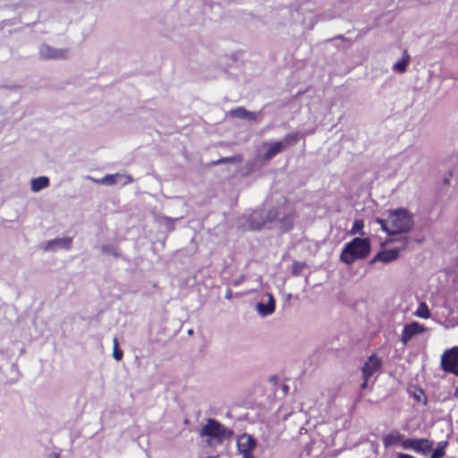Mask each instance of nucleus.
Masks as SVG:
<instances>
[{"label": "nucleus", "instance_id": "obj_1", "mask_svg": "<svg viewBox=\"0 0 458 458\" xmlns=\"http://www.w3.org/2000/svg\"><path fill=\"white\" fill-rule=\"evenodd\" d=\"M388 234L408 233L413 226L412 215L406 208L390 210L386 219L375 220Z\"/></svg>", "mask_w": 458, "mask_h": 458}, {"label": "nucleus", "instance_id": "obj_2", "mask_svg": "<svg viewBox=\"0 0 458 458\" xmlns=\"http://www.w3.org/2000/svg\"><path fill=\"white\" fill-rule=\"evenodd\" d=\"M199 435L207 437L206 442L208 446H213L229 439L233 436V431L216 420L208 419L201 428Z\"/></svg>", "mask_w": 458, "mask_h": 458}, {"label": "nucleus", "instance_id": "obj_3", "mask_svg": "<svg viewBox=\"0 0 458 458\" xmlns=\"http://www.w3.org/2000/svg\"><path fill=\"white\" fill-rule=\"evenodd\" d=\"M369 250L370 242L368 238H354L344 246L341 253V260L351 265L358 259L366 258Z\"/></svg>", "mask_w": 458, "mask_h": 458}, {"label": "nucleus", "instance_id": "obj_4", "mask_svg": "<svg viewBox=\"0 0 458 458\" xmlns=\"http://www.w3.org/2000/svg\"><path fill=\"white\" fill-rule=\"evenodd\" d=\"M282 213L281 208H273L267 211L266 216H263L262 211L256 210L251 215V220L250 223V228L252 230H259L266 225L267 223L279 220L283 223V227L289 228L292 224V216H288L287 217L281 218L280 215Z\"/></svg>", "mask_w": 458, "mask_h": 458}, {"label": "nucleus", "instance_id": "obj_5", "mask_svg": "<svg viewBox=\"0 0 458 458\" xmlns=\"http://www.w3.org/2000/svg\"><path fill=\"white\" fill-rule=\"evenodd\" d=\"M403 448L426 456L432 450L433 443L428 438H406L403 442Z\"/></svg>", "mask_w": 458, "mask_h": 458}, {"label": "nucleus", "instance_id": "obj_6", "mask_svg": "<svg viewBox=\"0 0 458 458\" xmlns=\"http://www.w3.org/2000/svg\"><path fill=\"white\" fill-rule=\"evenodd\" d=\"M382 366V360L376 354H372L368 358L363 367L361 368L363 383L361 388L365 389L368 386L369 379L379 371Z\"/></svg>", "mask_w": 458, "mask_h": 458}, {"label": "nucleus", "instance_id": "obj_7", "mask_svg": "<svg viewBox=\"0 0 458 458\" xmlns=\"http://www.w3.org/2000/svg\"><path fill=\"white\" fill-rule=\"evenodd\" d=\"M257 441L250 434L244 433L237 438V450L242 458H254L252 453L256 449Z\"/></svg>", "mask_w": 458, "mask_h": 458}, {"label": "nucleus", "instance_id": "obj_8", "mask_svg": "<svg viewBox=\"0 0 458 458\" xmlns=\"http://www.w3.org/2000/svg\"><path fill=\"white\" fill-rule=\"evenodd\" d=\"M441 365L445 371L458 376V347L446 351L441 357Z\"/></svg>", "mask_w": 458, "mask_h": 458}, {"label": "nucleus", "instance_id": "obj_9", "mask_svg": "<svg viewBox=\"0 0 458 458\" xmlns=\"http://www.w3.org/2000/svg\"><path fill=\"white\" fill-rule=\"evenodd\" d=\"M402 241L403 242V246H401L399 248H394L392 250H386L380 251L373 258V259L370 262L375 263L377 261H381L383 263H389V262L395 260L399 256V252L402 250H403L410 242L409 238L406 236L402 237Z\"/></svg>", "mask_w": 458, "mask_h": 458}, {"label": "nucleus", "instance_id": "obj_10", "mask_svg": "<svg viewBox=\"0 0 458 458\" xmlns=\"http://www.w3.org/2000/svg\"><path fill=\"white\" fill-rule=\"evenodd\" d=\"M275 299L273 295L267 293L260 301L256 304V311L261 317H267L274 313L275 311Z\"/></svg>", "mask_w": 458, "mask_h": 458}, {"label": "nucleus", "instance_id": "obj_11", "mask_svg": "<svg viewBox=\"0 0 458 458\" xmlns=\"http://www.w3.org/2000/svg\"><path fill=\"white\" fill-rule=\"evenodd\" d=\"M39 54L44 59H66L68 56L67 49L54 48L48 45H43L40 47Z\"/></svg>", "mask_w": 458, "mask_h": 458}, {"label": "nucleus", "instance_id": "obj_12", "mask_svg": "<svg viewBox=\"0 0 458 458\" xmlns=\"http://www.w3.org/2000/svg\"><path fill=\"white\" fill-rule=\"evenodd\" d=\"M263 146L267 148L266 153L262 157L263 161L267 162L272 159L277 154L283 152L284 150V143L276 141V142H265Z\"/></svg>", "mask_w": 458, "mask_h": 458}, {"label": "nucleus", "instance_id": "obj_13", "mask_svg": "<svg viewBox=\"0 0 458 458\" xmlns=\"http://www.w3.org/2000/svg\"><path fill=\"white\" fill-rule=\"evenodd\" d=\"M425 328L418 322H412L403 327L402 342L407 344L415 335L424 332Z\"/></svg>", "mask_w": 458, "mask_h": 458}, {"label": "nucleus", "instance_id": "obj_14", "mask_svg": "<svg viewBox=\"0 0 458 458\" xmlns=\"http://www.w3.org/2000/svg\"><path fill=\"white\" fill-rule=\"evenodd\" d=\"M405 439L406 438L404 437L403 434L400 433L397 430H394L388 433L383 437V444L385 447H390L397 445H400L403 447V442Z\"/></svg>", "mask_w": 458, "mask_h": 458}, {"label": "nucleus", "instance_id": "obj_15", "mask_svg": "<svg viewBox=\"0 0 458 458\" xmlns=\"http://www.w3.org/2000/svg\"><path fill=\"white\" fill-rule=\"evenodd\" d=\"M72 239L70 237L57 238L47 242V243L43 247V250L47 251L55 249V247H62L64 249L70 250L72 248Z\"/></svg>", "mask_w": 458, "mask_h": 458}, {"label": "nucleus", "instance_id": "obj_16", "mask_svg": "<svg viewBox=\"0 0 458 458\" xmlns=\"http://www.w3.org/2000/svg\"><path fill=\"white\" fill-rule=\"evenodd\" d=\"M230 113L232 116L241 119L254 120L257 117L256 113L250 112L243 107H237L235 109H232Z\"/></svg>", "mask_w": 458, "mask_h": 458}, {"label": "nucleus", "instance_id": "obj_17", "mask_svg": "<svg viewBox=\"0 0 458 458\" xmlns=\"http://www.w3.org/2000/svg\"><path fill=\"white\" fill-rule=\"evenodd\" d=\"M410 61V55H408L407 51H404L403 58L394 64L393 69L400 73H403L406 71Z\"/></svg>", "mask_w": 458, "mask_h": 458}, {"label": "nucleus", "instance_id": "obj_18", "mask_svg": "<svg viewBox=\"0 0 458 458\" xmlns=\"http://www.w3.org/2000/svg\"><path fill=\"white\" fill-rule=\"evenodd\" d=\"M49 185V179L46 176H40L31 181V190L33 191H39Z\"/></svg>", "mask_w": 458, "mask_h": 458}, {"label": "nucleus", "instance_id": "obj_19", "mask_svg": "<svg viewBox=\"0 0 458 458\" xmlns=\"http://www.w3.org/2000/svg\"><path fill=\"white\" fill-rule=\"evenodd\" d=\"M305 135H306L305 133H301V132L289 133L284 137V139L281 142L284 143V149H285L288 146H293V145L296 144L298 142V140L301 138L305 137Z\"/></svg>", "mask_w": 458, "mask_h": 458}, {"label": "nucleus", "instance_id": "obj_20", "mask_svg": "<svg viewBox=\"0 0 458 458\" xmlns=\"http://www.w3.org/2000/svg\"><path fill=\"white\" fill-rule=\"evenodd\" d=\"M415 316L427 319L430 317V311L428 305L425 302H420L415 311Z\"/></svg>", "mask_w": 458, "mask_h": 458}, {"label": "nucleus", "instance_id": "obj_21", "mask_svg": "<svg viewBox=\"0 0 458 458\" xmlns=\"http://www.w3.org/2000/svg\"><path fill=\"white\" fill-rule=\"evenodd\" d=\"M363 227H364L363 220L355 219L353 222L352 227L350 231V233L352 235H355V234L364 235Z\"/></svg>", "mask_w": 458, "mask_h": 458}, {"label": "nucleus", "instance_id": "obj_22", "mask_svg": "<svg viewBox=\"0 0 458 458\" xmlns=\"http://www.w3.org/2000/svg\"><path fill=\"white\" fill-rule=\"evenodd\" d=\"M446 441H442L437 444V447L433 451L430 458H443L445 454Z\"/></svg>", "mask_w": 458, "mask_h": 458}, {"label": "nucleus", "instance_id": "obj_23", "mask_svg": "<svg viewBox=\"0 0 458 458\" xmlns=\"http://www.w3.org/2000/svg\"><path fill=\"white\" fill-rule=\"evenodd\" d=\"M92 180L98 183L114 184V174H108L100 179H92Z\"/></svg>", "mask_w": 458, "mask_h": 458}, {"label": "nucleus", "instance_id": "obj_24", "mask_svg": "<svg viewBox=\"0 0 458 458\" xmlns=\"http://www.w3.org/2000/svg\"><path fill=\"white\" fill-rule=\"evenodd\" d=\"M115 178H116V184L120 183V184L125 185L126 183H128L129 182L131 181L130 176H124V175H121L119 174H116Z\"/></svg>", "mask_w": 458, "mask_h": 458}, {"label": "nucleus", "instance_id": "obj_25", "mask_svg": "<svg viewBox=\"0 0 458 458\" xmlns=\"http://www.w3.org/2000/svg\"><path fill=\"white\" fill-rule=\"evenodd\" d=\"M240 160H241V158L239 157H225V158L219 159V160L214 162V164L218 165L221 163L236 162V161H240Z\"/></svg>", "mask_w": 458, "mask_h": 458}, {"label": "nucleus", "instance_id": "obj_26", "mask_svg": "<svg viewBox=\"0 0 458 458\" xmlns=\"http://www.w3.org/2000/svg\"><path fill=\"white\" fill-rule=\"evenodd\" d=\"M118 344V343L116 342V344ZM122 357H123V351H122V350H120V349L118 348V346L116 345V360H121V359H122Z\"/></svg>", "mask_w": 458, "mask_h": 458}, {"label": "nucleus", "instance_id": "obj_27", "mask_svg": "<svg viewBox=\"0 0 458 458\" xmlns=\"http://www.w3.org/2000/svg\"><path fill=\"white\" fill-rule=\"evenodd\" d=\"M423 394V393L420 391V394H415V398L420 401V395Z\"/></svg>", "mask_w": 458, "mask_h": 458}, {"label": "nucleus", "instance_id": "obj_28", "mask_svg": "<svg viewBox=\"0 0 458 458\" xmlns=\"http://www.w3.org/2000/svg\"><path fill=\"white\" fill-rule=\"evenodd\" d=\"M114 352H115V350H114V347L113 348V355L114 356Z\"/></svg>", "mask_w": 458, "mask_h": 458}, {"label": "nucleus", "instance_id": "obj_29", "mask_svg": "<svg viewBox=\"0 0 458 458\" xmlns=\"http://www.w3.org/2000/svg\"><path fill=\"white\" fill-rule=\"evenodd\" d=\"M54 458H59V455H58V454H55V455L54 456Z\"/></svg>", "mask_w": 458, "mask_h": 458}]
</instances>
